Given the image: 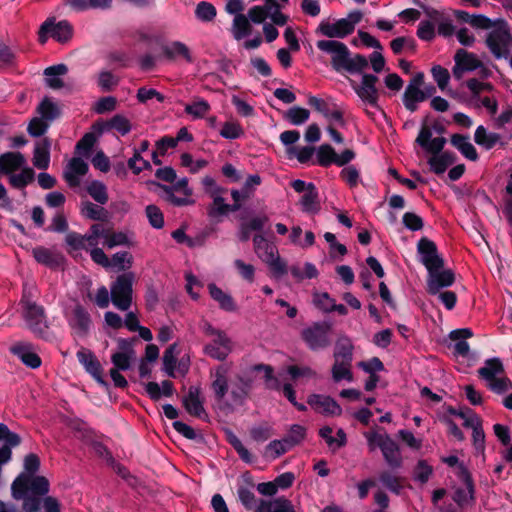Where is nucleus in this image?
Returning <instances> with one entry per match:
<instances>
[{"instance_id": "a878e982", "label": "nucleus", "mask_w": 512, "mask_h": 512, "mask_svg": "<svg viewBox=\"0 0 512 512\" xmlns=\"http://www.w3.org/2000/svg\"><path fill=\"white\" fill-rule=\"evenodd\" d=\"M51 140L47 137L38 141L33 151V165L40 169L46 170L50 164Z\"/></svg>"}, {"instance_id": "6ab92c4d", "label": "nucleus", "mask_w": 512, "mask_h": 512, "mask_svg": "<svg viewBox=\"0 0 512 512\" xmlns=\"http://www.w3.org/2000/svg\"><path fill=\"white\" fill-rule=\"evenodd\" d=\"M242 483L237 487V496L238 500L244 506V508L248 511L254 510L256 508V496L253 493L252 489L255 484L253 482V477L249 472H245L241 476Z\"/></svg>"}, {"instance_id": "2eb2a0df", "label": "nucleus", "mask_w": 512, "mask_h": 512, "mask_svg": "<svg viewBox=\"0 0 512 512\" xmlns=\"http://www.w3.org/2000/svg\"><path fill=\"white\" fill-rule=\"evenodd\" d=\"M201 389L197 386H190L187 395L182 399V404L186 412L201 420L207 421L208 414L203 406V400L200 398Z\"/></svg>"}, {"instance_id": "a19ab883", "label": "nucleus", "mask_w": 512, "mask_h": 512, "mask_svg": "<svg viewBox=\"0 0 512 512\" xmlns=\"http://www.w3.org/2000/svg\"><path fill=\"white\" fill-rule=\"evenodd\" d=\"M425 100L426 96L424 95V91H422V89L412 88V86H407L402 96L405 108L411 113L418 109V103Z\"/></svg>"}, {"instance_id": "4be33fe9", "label": "nucleus", "mask_w": 512, "mask_h": 512, "mask_svg": "<svg viewBox=\"0 0 512 512\" xmlns=\"http://www.w3.org/2000/svg\"><path fill=\"white\" fill-rule=\"evenodd\" d=\"M89 170L88 164L80 157H73L64 172V179L70 187L80 185V177L87 174Z\"/></svg>"}, {"instance_id": "a18cd8bd", "label": "nucleus", "mask_w": 512, "mask_h": 512, "mask_svg": "<svg viewBox=\"0 0 512 512\" xmlns=\"http://www.w3.org/2000/svg\"><path fill=\"white\" fill-rule=\"evenodd\" d=\"M368 59L362 54L348 56L341 68V72L346 71L350 74H361L368 67Z\"/></svg>"}, {"instance_id": "37998d69", "label": "nucleus", "mask_w": 512, "mask_h": 512, "mask_svg": "<svg viewBox=\"0 0 512 512\" xmlns=\"http://www.w3.org/2000/svg\"><path fill=\"white\" fill-rule=\"evenodd\" d=\"M500 139L501 136L498 133H489L483 125L478 126L474 133L475 143L486 150L492 149Z\"/></svg>"}, {"instance_id": "c9c22d12", "label": "nucleus", "mask_w": 512, "mask_h": 512, "mask_svg": "<svg viewBox=\"0 0 512 512\" xmlns=\"http://www.w3.org/2000/svg\"><path fill=\"white\" fill-rule=\"evenodd\" d=\"M68 72V67L65 64H57L47 67L44 70L46 76V84L52 89H60L64 86V82L58 76L65 75Z\"/></svg>"}, {"instance_id": "a211bd4d", "label": "nucleus", "mask_w": 512, "mask_h": 512, "mask_svg": "<svg viewBox=\"0 0 512 512\" xmlns=\"http://www.w3.org/2000/svg\"><path fill=\"white\" fill-rule=\"evenodd\" d=\"M229 368L222 364L218 365L214 370H211L210 376L213 378L211 389L214 393L215 399L220 402L223 401L229 390L228 382Z\"/></svg>"}, {"instance_id": "0eeeda50", "label": "nucleus", "mask_w": 512, "mask_h": 512, "mask_svg": "<svg viewBox=\"0 0 512 512\" xmlns=\"http://www.w3.org/2000/svg\"><path fill=\"white\" fill-rule=\"evenodd\" d=\"M316 47L325 53L331 55V66L333 70L341 73V68L351 51L347 45L337 40H318Z\"/></svg>"}, {"instance_id": "423d86ee", "label": "nucleus", "mask_w": 512, "mask_h": 512, "mask_svg": "<svg viewBox=\"0 0 512 512\" xmlns=\"http://www.w3.org/2000/svg\"><path fill=\"white\" fill-rule=\"evenodd\" d=\"M379 78L374 74L364 73L362 74L361 85L356 84L352 79H349L350 85L353 88L357 96L365 103L376 109H380L378 105L379 92L376 87V83Z\"/></svg>"}, {"instance_id": "f3484780", "label": "nucleus", "mask_w": 512, "mask_h": 512, "mask_svg": "<svg viewBox=\"0 0 512 512\" xmlns=\"http://www.w3.org/2000/svg\"><path fill=\"white\" fill-rule=\"evenodd\" d=\"M233 343L232 340L225 335H220L218 338H213L210 343H207L203 352L205 355L216 359L218 361H224L228 355L232 352Z\"/></svg>"}, {"instance_id": "4468645a", "label": "nucleus", "mask_w": 512, "mask_h": 512, "mask_svg": "<svg viewBox=\"0 0 512 512\" xmlns=\"http://www.w3.org/2000/svg\"><path fill=\"white\" fill-rule=\"evenodd\" d=\"M308 405L317 413L326 416H340L341 406L330 396L311 394L307 398Z\"/></svg>"}, {"instance_id": "09e8293b", "label": "nucleus", "mask_w": 512, "mask_h": 512, "mask_svg": "<svg viewBox=\"0 0 512 512\" xmlns=\"http://www.w3.org/2000/svg\"><path fill=\"white\" fill-rule=\"evenodd\" d=\"M337 153L330 144H322L317 149L316 163L321 167H329L335 162Z\"/></svg>"}, {"instance_id": "e433bc0d", "label": "nucleus", "mask_w": 512, "mask_h": 512, "mask_svg": "<svg viewBox=\"0 0 512 512\" xmlns=\"http://www.w3.org/2000/svg\"><path fill=\"white\" fill-rule=\"evenodd\" d=\"M162 52L163 55L169 60H173L179 56L184 58L189 63L193 62L188 46L180 41H174L171 43V45H163Z\"/></svg>"}, {"instance_id": "393cba45", "label": "nucleus", "mask_w": 512, "mask_h": 512, "mask_svg": "<svg viewBox=\"0 0 512 512\" xmlns=\"http://www.w3.org/2000/svg\"><path fill=\"white\" fill-rule=\"evenodd\" d=\"M13 355L17 356L21 362L31 369H37L41 366L40 356L31 350L29 344L19 343L11 348Z\"/></svg>"}, {"instance_id": "5701e85b", "label": "nucleus", "mask_w": 512, "mask_h": 512, "mask_svg": "<svg viewBox=\"0 0 512 512\" xmlns=\"http://www.w3.org/2000/svg\"><path fill=\"white\" fill-rule=\"evenodd\" d=\"M34 259L42 265L51 269L59 268L64 262V256L61 253L52 252L43 246H37L32 251Z\"/></svg>"}, {"instance_id": "774afa93", "label": "nucleus", "mask_w": 512, "mask_h": 512, "mask_svg": "<svg viewBox=\"0 0 512 512\" xmlns=\"http://www.w3.org/2000/svg\"><path fill=\"white\" fill-rule=\"evenodd\" d=\"M314 152L315 148L313 146H305L302 148L291 146L287 149L289 157L295 156L301 164L309 162Z\"/></svg>"}, {"instance_id": "4c0bfd02", "label": "nucleus", "mask_w": 512, "mask_h": 512, "mask_svg": "<svg viewBox=\"0 0 512 512\" xmlns=\"http://www.w3.org/2000/svg\"><path fill=\"white\" fill-rule=\"evenodd\" d=\"M210 296L213 300L218 302L221 309L232 312L236 310V305L233 298L220 289L216 284L210 283L208 285Z\"/></svg>"}, {"instance_id": "603ef678", "label": "nucleus", "mask_w": 512, "mask_h": 512, "mask_svg": "<svg viewBox=\"0 0 512 512\" xmlns=\"http://www.w3.org/2000/svg\"><path fill=\"white\" fill-rule=\"evenodd\" d=\"M172 426L175 431L188 440H193L199 444H203L205 442L204 436L201 433H197L191 426L182 421L176 420L172 423Z\"/></svg>"}, {"instance_id": "72a5a7b5", "label": "nucleus", "mask_w": 512, "mask_h": 512, "mask_svg": "<svg viewBox=\"0 0 512 512\" xmlns=\"http://www.w3.org/2000/svg\"><path fill=\"white\" fill-rule=\"evenodd\" d=\"M353 349V344L348 337H340L335 344L333 353L334 361H341L346 362V364H352Z\"/></svg>"}, {"instance_id": "ddd939ff", "label": "nucleus", "mask_w": 512, "mask_h": 512, "mask_svg": "<svg viewBox=\"0 0 512 512\" xmlns=\"http://www.w3.org/2000/svg\"><path fill=\"white\" fill-rule=\"evenodd\" d=\"M67 322L80 336L87 335L92 325L90 313L80 303L72 308L70 315L67 316Z\"/></svg>"}, {"instance_id": "052dcab7", "label": "nucleus", "mask_w": 512, "mask_h": 512, "mask_svg": "<svg viewBox=\"0 0 512 512\" xmlns=\"http://www.w3.org/2000/svg\"><path fill=\"white\" fill-rule=\"evenodd\" d=\"M185 112L195 118H203L210 110L209 103L203 98H197L185 106Z\"/></svg>"}, {"instance_id": "6e6d98bb", "label": "nucleus", "mask_w": 512, "mask_h": 512, "mask_svg": "<svg viewBox=\"0 0 512 512\" xmlns=\"http://www.w3.org/2000/svg\"><path fill=\"white\" fill-rule=\"evenodd\" d=\"M310 117V112L306 108H302L299 106L291 107L287 110L284 115V118L289 121L292 125H302L304 124Z\"/></svg>"}, {"instance_id": "0e129e2a", "label": "nucleus", "mask_w": 512, "mask_h": 512, "mask_svg": "<svg viewBox=\"0 0 512 512\" xmlns=\"http://www.w3.org/2000/svg\"><path fill=\"white\" fill-rule=\"evenodd\" d=\"M244 134V130L239 123L227 121L223 124L220 135L229 140L240 138Z\"/></svg>"}, {"instance_id": "ea45409f", "label": "nucleus", "mask_w": 512, "mask_h": 512, "mask_svg": "<svg viewBox=\"0 0 512 512\" xmlns=\"http://www.w3.org/2000/svg\"><path fill=\"white\" fill-rule=\"evenodd\" d=\"M268 222L266 215L260 217H254L249 222H242L240 224L239 240L246 242L250 239L252 231H262L264 225Z\"/></svg>"}, {"instance_id": "b1692460", "label": "nucleus", "mask_w": 512, "mask_h": 512, "mask_svg": "<svg viewBox=\"0 0 512 512\" xmlns=\"http://www.w3.org/2000/svg\"><path fill=\"white\" fill-rule=\"evenodd\" d=\"M380 449L389 467L397 469L402 466L403 460L399 445L390 436H387L386 441L381 443Z\"/></svg>"}, {"instance_id": "20e7f679", "label": "nucleus", "mask_w": 512, "mask_h": 512, "mask_svg": "<svg viewBox=\"0 0 512 512\" xmlns=\"http://www.w3.org/2000/svg\"><path fill=\"white\" fill-rule=\"evenodd\" d=\"M133 274L119 275L110 287L111 301L121 311H127L132 304Z\"/></svg>"}, {"instance_id": "8fccbe9b", "label": "nucleus", "mask_w": 512, "mask_h": 512, "mask_svg": "<svg viewBox=\"0 0 512 512\" xmlns=\"http://www.w3.org/2000/svg\"><path fill=\"white\" fill-rule=\"evenodd\" d=\"M352 364H346V362L334 361L331 369L332 378L335 382L346 380L348 382L353 381V374L351 372Z\"/></svg>"}, {"instance_id": "13d9d810", "label": "nucleus", "mask_w": 512, "mask_h": 512, "mask_svg": "<svg viewBox=\"0 0 512 512\" xmlns=\"http://www.w3.org/2000/svg\"><path fill=\"white\" fill-rule=\"evenodd\" d=\"M29 492L36 496H44L49 492V481L44 476L29 475Z\"/></svg>"}, {"instance_id": "58836bf2", "label": "nucleus", "mask_w": 512, "mask_h": 512, "mask_svg": "<svg viewBox=\"0 0 512 512\" xmlns=\"http://www.w3.org/2000/svg\"><path fill=\"white\" fill-rule=\"evenodd\" d=\"M478 376L486 381L493 380L496 375L504 373V366L500 358L487 359L485 365L478 369Z\"/></svg>"}, {"instance_id": "f8f14e48", "label": "nucleus", "mask_w": 512, "mask_h": 512, "mask_svg": "<svg viewBox=\"0 0 512 512\" xmlns=\"http://www.w3.org/2000/svg\"><path fill=\"white\" fill-rule=\"evenodd\" d=\"M427 272V291L431 295L438 294L441 289L450 287L455 282V273L451 269L433 268Z\"/></svg>"}, {"instance_id": "e2e57ef3", "label": "nucleus", "mask_w": 512, "mask_h": 512, "mask_svg": "<svg viewBox=\"0 0 512 512\" xmlns=\"http://www.w3.org/2000/svg\"><path fill=\"white\" fill-rule=\"evenodd\" d=\"M380 482L391 492L399 495L403 486L401 484L400 478L394 476L389 471H383L379 476Z\"/></svg>"}, {"instance_id": "7c9ffc66", "label": "nucleus", "mask_w": 512, "mask_h": 512, "mask_svg": "<svg viewBox=\"0 0 512 512\" xmlns=\"http://www.w3.org/2000/svg\"><path fill=\"white\" fill-rule=\"evenodd\" d=\"M147 395L152 401H158L162 396L171 397L174 394V384L170 380H163L161 386L154 381L145 384Z\"/></svg>"}, {"instance_id": "412c9836", "label": "nucleus", "mask_w": 512, "mask_h": 512, "mask_svg": "<svg viewBox=\"0 0 512 512\" xmlns=\"http://www.w3.org/2000/svg\"><path fill=\"white\" fill-rule=\"evenodd\" d=\"M151 185L161 188L166 193V200L176 206H183L187 204V200L185 198H180L174 195L173 191H183L186 196L191 195V190L188 188V179L181 178L179 179L172 187L168 185L161 184L156 181H150Z\"/></svg>"}, {"instance_id": "2f4dec72", "label": "nucleus", "mask_w": 512, "mask_h": 512, "mask_svg": "<svg viewBox=\"0 0 512 512\" xmlns=\"http://www.w3.org/2000/svg\"><path fill=\"white\" fill-rule=\"evenodd\" d=\"M51 37L61 44H65L73 37V26L67 20L55 22V18H51Z\"/></svg>"}, {"instance_id": "1a4fd4ad", "label": "nucleus", "mask_w": 512, "mask_h": 512, "mask_svg": "<svg viewBox=\"0 0 512 512\" xmlns=\"http://www.w3.org/2000/svg\"><path fill=\"white\" fill-rule=\"evenodd\" d=\"M415 143L419 145L423 150L431 155H436L444 152V146L447 140L443 136L432 138V129L427 124V117L423 120L418 136L415 139Z\"/></svg>"}, {"instance_id": "f704fd0d", "label": "nucleus", "mask_w": 512, "mask_h": 512, "mask_svg": "<svg viewBox=\"0 0 512 512\" xmlns=\"http://www.w3.org/2000/svg\"><path fill=\"white\" fill-rule=\"evenodd\" d=\"M302 211L316 214L320 211L319 192L314 183L310 182V189L300 199Z\"/></svg>"}, {"instance_id": "c756f323", "label": "nucleus", "mask_w": 512, "mask_h": 512, "mask_svg": "<svg viewBox=\"0 0 512 512\" xmlns=\"http://www.w3.org/2000/svg\"><path fill=\"white\" fill-rule=\"evenodd\" d=\"M25 162V157L20 152H5L0 155L2 173L5 175H11L14 171L19 170Z\"/></svg>"}, {"instance_id": "39448f33", "label": "nucleus", "mask_w": 512, "mask_h": 512, "mask_svg": "<svg viewBox=\"0 0 512 512\" xmlns=\"http://www.w3.org/2000/svg\"><path fill=\"white\" fill-rule=\"evenodd\" d=\"M12 496L16 500H23V509L26 512H37L40 508L41 499L36 495H29V475L19 474L13 481Z\"/></svg>"}, {"instance_id": "49530a36", "label": "nucleus", "mask_w": 512, "mask_h": 512, "mask_svg": "<svg viewBox=\"0 0 512 512\" xmlns=\"http://www.w3.org/2000/svg\"><path fill=\"white\" fill-rule=\"evenodd\" d=\"M35 178V172L30 167H25L18 174H11L9 176V183L16 189H23Z\"/></svg>"}, {"instance_id": "864d4df0", "label": "nucleus", "mask_w": 512, "mask_h": 512, "mask_svg": "<svg viewBox=\"0 0 512 512\" xmlns=\"http://www.w3.org/2000/svg\"><path fill=\"white\" fill-rule=\"evenodd\" d=\"M306 437V428L299 424H293L288 433L283 437L289 448L299 445Z\"/></svg>"}, {"instance_id": "de8ad7c7", "label": "nucleus", "mask_w": 512, "mask_h": 512, "mask_svg": "<svg viewBox=\"0 0 512 512\" xmlns=\"http://www.w3.org/2000/svg\"><path fill=\"white\" fill-rule=\"evenodd\" d=\"M255 250L258 254H263V260H271V257L277 254L275 245L269 243L263 235L257 234L253 238Z\"/></svg>"}, {"instance_id": "6e6552de", "label": "nucleus", "mask_w": 512, "mask_h": 512, "mask_svg": "<svg viewBox=\"0 0 512 512\" xmlns=\"http://www.w3.org/2000/svg\"><path fill=\"white\" fill-rule=\"evenodd\" d=\"M417 252L421 256V263L427 271L433 268H444V259L438 253L437 245L427 237H422L417 243Z\"/></svg>"}, {"instance_id": "473e14b6", "label": "nucleus", "mask_w": 512, "mask_h": 512, "mask_svg": "<svg viewBox=\"0 0 512 512\" xmlns=\"http://www.w3.org/2000/svg\"><path fill=\"white\" fill-rule=\"evenodd\" d=\"M236 378L237 383L232 386L230 397L234 404L242 405L250 392L251 380L241 375H237Z\"/></svg>"}, {"instance_id": "3c124183", "label": "nucleus", "mask_w": 512, "mask_h": 512, "mask_svg": "<svg viewBox=\"0 0 512 512\" xmlns=\"http://www.w3.org/2000/svg\"><path fill=\"white\" fill-rule=\"evenodd\" d=\"M97 141V136L93 132H88L77 142L75 152L83 157L89 158L91 156L93 147Z\"/></svg>"}, {"instance_id": "338daca9", "label": "nucleus", "mask_w": 512, "mask_h": 512, "mask_svg": "<svg viewBox=\"0 0 512 512\" xmlns=\"http://www.w3.org/2000/svg\"><path fill=\"white\" fill-rule=\"evenodd\" d=\"M145 212L148 221L153 228L161 229L164 226V216L159 207L150 204L146 207Z\"/></svg>"}, {"instance_id": "f03ea898", "label": "nucleus", "mask_w": 512, "mask_h": 512, "mask_svg": "<svg viewBox=\"0 0 512 512\" xmlns=\"http://www.w3.org/2000/svg\"><path fill=\"white\" fill-rule=\"evenodd\" d=\"M22 316L29 330L37 337L46 341L52 339V332L49 330L45 308L32 300L30 293L23 291L20 300Z\"/></svg>"}, {"instance_id": "bf43d9fd", "label": "nucleus", "mask_w": 512, "mask_h": 512, "mask_svg": "<svg viewBox=\"0 0 512 512\" xmlns=\"http://www.w3.org/2000/svg\"><path fill=\"white\" fill-rule=\"evenodd\" d=\"M87 192L96 202L102 205L108 201L107 188L100 181H92L87 187Z\"/></svg>"}, {"instance_id": "dca6fc26", "label": "nucleus", "mask_w": 512, "mask_h": 512, "mask_svg": "<svg viewBox=\"0 0 512 512\" xmlns=\"http://www.w3.org/2000/svg\"><path fill=\"white\" fill-rule=\"evenodd\" d=\"M316 33L329 38L328 40L343 39L352 34L351 24L346 22L345 18L338 19L334 23L323 20L318 25Z\"/></svg>"}, {"instance_id": "c85d7f7f", "label": "nucleus", "mask_w": 512, "mask_h": 512, "mask_svg": "<svg viewBox=\"0 0 512 512\" xmlns=\"http://www.w3.org/2000/svg\"><path fill=\"white\" fill-rule=\"evenodd\" d=\"M224 191L225 189L221 187H217L216 191H210V196L213 199L212 204L207 208V214L210 218L215 219L230 213L229 204L225 203L224 198L220 195Z\"/></svg>"}, {"instance_id": "bb28decb", "label": "nucleus", "mask_w": 512, "mask_h": 512, "mask_svg": "<svg viewBox=\"0 0 512 512\" xmlns=\"http://www.w3.org/2000/svg\"><path fill=\"white\" fill-rule=\"evenodd\" d=\"M473 336V331L470 328H459L452 330L449 333V338L456 341L454 345V354L456 356L467 357L470 351V346L466 339Z\"/></svg>"}, {"instance_id": "f257e3e1", "label": "nucleus", "mask_w": 512, "mask_h": 512, "mask_svg": "<svg viewBox=\"0 0 512 512\" xmlns=\"http://www.w3.org/2000/svg\"><path fill=\"white\" fill-rule=\"evenodd\" d=\"M470 25L475 29L491 30L485 45L496 59H507L512 48V35L504 19L492 20L483 14H472Z\"/></svg>"}, {"instance_id": "79ce46f5", "label": "nucleus", "mask_w": 512, "mask_h": 512, "mask_svg": "<svg viewBox=\"0 0 512 512\" xmlns=\"http://www.w3.org/2000/svg\"><path fill=\"white\" fill-rule=\"evenodd\" d=\"M37 113L50 124L60 117L61 110L49 97H44L37 107Z\"/></svg>"}, {"instance_id": "c03bdc74", "label": "nucleus", "mask_w": 512, "mask_h": 512, "mask_svg": "<svg viewBox=\"0 0 512 512\" xmlns=\"http://www.w3.org/2000/svg\"><path fill=\"white\" fill-rule=\"evenodd\" d=\"M252 25L248 17L244 14H238L233 19L232 33L236 40H241L252 33Z\"/></svg>"}, {"instance_id": "9d476101", "label": "nucleus", "mask_w": 512, "mask_h": 512, "mask_svg": "<svg viewBox=\"0 0 512 512\" xmlns=\"http://www.w3.org/2000/svg\"><path fill=\"white\" fill-rule=\"evenodd\" d=\"M455 65L452 73L455 79L461 80L465 72H472L483 66L477 56L465 49H458L454 55Z\"/></svg>"}, {"instance_id": "69168bd1", "label": "nucleus", "mask_w": 512, "mask_h": 512, "mask_svg": "<svg viewBox=\"0 0 512 512\" xmlns=\"http://www.w3.org/2000/svg\"><path fill=\"white\" fill-rule=\"evenodd\" d=\"M290 448L287 443L284 442V439L281 440H273L265 447V455L267 457H271L272 459H276L281 455L285 454L289 451Z\"/></svg>"}, {"instance_id": "680f3d73", "label": "nucleus", "mask_w": 512, "mask_h": 512, "mask_svg": "<svg viewBox=\"0 0 512 512\" xmlns=\"http://www.w3.org/2000/svg\"><path fill=\"white\" fill-rule=\"evenodd\" d=\"M457 477L464 483L466 489L469 492V498L471 501H475V485L472 478V475L468 468L460 463L458 465Z\"/></svg>"}, {"instance_id": "9b49d317", "label": "nucleus", "mask_w": 512, "mask_h": 512, "mask_svg": "<svg viewBox=\"0 0 512 512\" xmlns=\"http://www.w3.org/2000/svg\"><path fill=\"white\" fill-rule=\"evenodd\" d=\"M79 363L85 371L101 386L108 387V382L103 377V368L95 354L89 350L81 349L76 354Z\"/></svg>"}, {"instance_id": "aec40b11", "label": "nucleus", "mask_w": 512, "mask_h": 512, "mask_svg": "<svg viewBox=\"0 0 512 512\" xmlns=\"http://www.w3.org/2000/svg\"><path fill=\"white\" fill-rule=\"evenodd\" d=\"M4 441V445L0 448V465L7 463L12 456V448L21 444V437L9 430L8 426L0 423V441Z\"/></svg>"}, {"instance_id": "7ed1b4c3", "label": "nucleus", "mask_w": 512, "mask_h": 512, "mask_svg": "<svg viewBox=\"0 0 512 512\" xmlns=\"http://www.w3.org/2000/svg\"><path fill=\"white\" fill-rule=\"evenodd\" d=\"M333 324L329 321L314 322L301 331V339L311 351L325 350L332 344Z\"/></svg>"}, {"instance_id": "4d7b16f0", "label": "nucleus", "mask_w": 512, "mask_h": 512, "mask_svg": "<svg viewBox=\"0 0 512 512\" xmlns=\"http://www.w3.org/2000/svg\"><path fill=\"white\" fill-rule=\"evenodd\" d=\"M217 11L215 6L206 1H201L197 4L195 9V16L202 22H211L215 19Z\"/></svg>"}, {"instance_id": "cd10ccee", "label": "nucleus", "mask_w": 512, "mask_h": 512, "mask_svg": "<svg viewBox=\"0 0 512 512\" xmlns=\"http://www.w3.org/2000/svg\"><path fill=\"white\" fill-rule=\"evenodd\" d=\"M457 160V155L452 151H444L436 155H432L428 164L432 172L436 175L443 174L447 168L453 165Z\"/></svg>"}, {"instance_id": "5fc2aeb1", "label": "nucleus", "mask_w": 512, "mask_h": 512, "mask_svg": "<svg viewBox=\"0 0 512 512\" xmlns=\"http://www.w3.org/2000/svg\"><path fill=\"white\" fill-rule=\"evenodd\" d=\"M177 344H171L164 352L163 355V371L172 378H175V369L177 364V359L175 356Z\"/></svg>"}]
</instances>
